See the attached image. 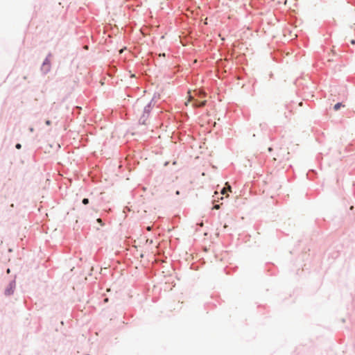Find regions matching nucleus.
Instances as JSON below:
<instances>
[{"label":"nucleus","instance_id":"f257e3e1","mask_svg":"<svg viewBox=\"0 0 355 355\" xmlns=\"http://www.w3.org/2000/svg\"><path fill=\"white\" fill-rule=\"evenodd\" d=\"M189 99L187 102H185L186 105H187L188 103L191 101H193V105L194 107H203L205 105V100L200 101V99L205 96V92L202 91L194 90L193 92V94H191L190 92H189Z\"/></svg>","mask_w":355,"mask_h":355},{"label":"nucleus","instance_id":"f03ea898","mask_svg":"<svg viewBox=\"0 0 355 355\" xmlns=\"http://www.w3.org/2000/svg\"><path fill=\"white\" fill-rule=\"evenodd\" d=\"M12 293H13V287H12V285L10 284V288L6 289V294L9 295L12 294Z\"/></svg>","mask_w":355,"mask_h":355},{"label":"nucleus","instance_id":"7ed1b4c3","mask_svg":"<svg viewBox=\"0 0 355 355\" xmlns=\"http://www.w3.org/2000/svg\"><path fill=\"white\" fill-rule=\"evenodd\" d=\"M343 106H344V105H343L342 103H336V104L334 105V109L336 111H337V110H338L340 109V107H343Z\"/></svg>","mask_w":355,"mask_h":355},{"label":"nucleus","instance_id":"20e7f679","mask_svg":"<svg viewBox=\"0 0 355 355\" xmlns=\"http://www.w3.org/2000/svg\"><path fill=\"white\" fill-rule=\"evenodd\" d=\"M150 108H151L150 103H149L147 106L145 107V112L148 114L150 111Z\"/></svg>","mask_w":355,"mask_h":355},{"label":"nucleus","instance_id":"39448f33","mask_svg":"<svg viewBox=\"0 0 355 355\" xmlns=\"http://www.w3.org/2000/svg\"><path fill=\"white\" fill-rule=\"evenodd\" d=\"M273 159L274 160L279 159L281 162V161H283L284 159V157L278 155H277V157H274Z\"/></svg>","mask_w":355,"mask_h":355},{"label":"nucleus","instance_id":"423d86ee","mask_svg":"<svg viewBox=\"0 0 355 355\" xmlns=\"http://www.w3.org/2000/svg\"><path fill=\"white\" fill-rule=\"evenodd\" d=\"M83 203L84 205H87V204L89 203V200H88L87 198H84V199L83 200Z\"/></svg>","mask_w":355,"mask_h":355},{"label":"nucleus","instance_id":"0eeeda50","mask_svg":"<svg viewBox=\"0 0 355 355\" xmlns=\"http://www.w3.org/2000/svg\"><path fill=\"white\" fill-rule=\"evenodd\" d=\"M227 189H226V187H225V188H223V189H222V191H221V193L224 195V194H225V193H227Z\"/></svg>","mask_w":355,"mask_h":355},{"label":"nucleus","instance_id":"6e6552de","mask_svg":"<svg viewBox=\"0 0 355 355\" xmlns=\"http://www.w3.org/2000/svg\"><path fill=\"white\" fill-rule=\"evenodd\" d=\"M45 123H46V124L47 125H51V121H49V120L46 121V122H45Z\"/></svg>","mask_w":355,"mask_h":355},{"label":"nucleus","instance_id":"1a4fd4ad","mask_svg":"<svg viewBox=\"0 0 355 355\" xmlns=\"http://www.w3.org/2000/svg\"><path fill=\"white\" fill-rule=\"evenodd\" d=\"M21 144H17L16 145V148H17V149H20V148H21Z\"/></svg>","mask_w":355,"mask_h":355},{"label":"nucleus","instance_id":"9d476101","mask_svg":"<svg viewBox=\"0 0 355 355\" xmlns=\"http://www.w3.org/2000/svg\"><path fill=\"white\" fill-rule=\"evenodd\" d=\"M97 222L101 225L103 224L102 220L101 218H98Z\"/></svg>","mask_w":355,"mask_h":355},{"label":"nucleus","instance_id":"9b49d317","mask_svg":"<svg viewBox=\"0 0 355 355\" xmlns=\"http://www.w3.org/2000/svg\"><path fill=\"white\" fill-rule=\"evenodd\" d=\"M226 189H227V191H231V187L230 185H228L227 187H226Z\"/></svg>","mask_w":355,"mask_h":355},{"label":"nucleus","instance_id":"f8f14e48","mask_svg":"<svg viewBox=\"0 0 355 355\" xmlns=\"http://www.w3.org/2000/svg\"><path fill=\"white\" fill-rule=\"evenodd\" d=\"M214 208H215V209H218V208H219V205H215V206H214Z\"/></svg>","mask_w":355,"mask_h":355},{"label":"nucleus","instance_id":"ddd939ff","mask_svg":"<svg viewBox=\"0 0 355 355\" xmlns=\"http://www.w3.org/2000/svg\"><path fill=\"white\" fill-rule=\"evenodd\" d=\"M150 230H151V227L148 226V227H147V230L150 231Z\"/></svg>","mask_w":355,"mask_h":355},{"label":"nucleus","instance_id":"4468645a","mask_svg":"<svg viewBox=\"0 0 355 355\" xmlns=\"http://www.w3.org/2000/svg\"><path fill=\"white\" fill-rule=\"evenodd\" d=\"M33 130H33V128H30V131H31V132H33Z\"/></svg>","mask_w":355,"mask_h":355},{"label":"nucleus","instance_id":"2eb2a0df","mask_svg":"<svg viewBox=\"0 0 355 355\" xmlns=\"http://www.w3.org/2000/svg\"><path fill=\"white\" fill-rule=\"evenodd\" d=\"M272 148H268V151H270H270H272Z\"/></svg>","mask_w":355,"mask_h":355},{"label":"nucleus","instance_id":"dca6fc26","mask_svg":"<svg viewBox=\"0 0 355 355\" xmlns=\"http://www.w3.org/2000/svg\"><path fill=\"white\" fill-rule=\"evenodd\" d=\"M139 103H140V101H138L137 102V104L139 105Z\"/></svg>","mask_w":355,"mask_h":355}]
</instances>
